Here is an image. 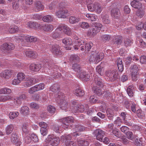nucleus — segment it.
I'll list each match as a JSON object with an SVG mask.
<instances>
[{"label":"nucleus","instance_id":"4468645a","mask_svg":"<svg viewBox=\"0 0 146 146\" xmlns=\"http://www.w3.org/2000/svg\"><path fill=\"white\" fill-rule=\"evenodd\" d=\"M94 134L97 140L100 141H102L104 135V132L102 130L96 129L94 131Z\"/></svg>","mask_w":146,"mask_h":146},{"label":"nucleus","instance_id":"338daca9","mask_svg":"<svg viewBox=\"0 0 146 146\" xmlns=\"http://www.w3.org/2000/svg\"><path fill=\"white\" fill-rule=\"evenodd\" d=\"M35 86L37 91L43 89L44 88L43 84H39Z\"/></svg>","mask_w":146,"mask_h":146},{"label":"nucleus","instance_id":"473e14b6","mask_svg":"<svg viewBox=\"0 0 146 146\" xmlns=\"http://www.w3.org/2000/svg\"><path fill=\"white\" fill-rule=\"evenodd\" d=\"M20 111L23 115H27L29 113V108L26 106H23L21 107Z\"/></svg>","mask_w":146,"mask_h":146},{"label":"nucleus","instance_id":"9d476101","mask_svg":"<svg viewBox=\"0 0 146 146\" xmlns=\"http://www.w3.org/2000/svg\"><path fill=\"white\" fill-rule=\"evenodd\" d=\"M61 30L62 33L63 32L67 35L70 36L72 34L70 29L67 25H60L57 28L56 31Z\"/></svg>","mask_w":146,"mask_h":146},{"label":"nucleus","instance_id":"f257e3e1","mask_svg":"<svg viewBox=\"0 0 146 146\" xmlns=\"http://www.w3.org/2000/svg\"><path fill=\"white\" fill-rule=\"evenodd\" d=\"M51 62L48 61V60H44L41 64H31L29 66L30 69L32 71H38L41 68V67L44 68L46 70L47 72L50 76L52 78H58L57 74L59 76V74H61L57 72V67L56 66H53L52 67L51 66L52 65V63L51 64Z\"/></svg>","mask_w":146,"mask_h":146},{"label":"nucleus","instance_id":"412c9836","mask_svg":"<svg viewBox=\"0 0 146 146\" xmlns=\"http://www.w3.org/2000/svg\"><path fill=\"white\" fill-rule=\"evenodd\" d=\"M122 37L120 36H114L113 38V42L115 44L120 45L122 43Z\"/></svg>","mask_w":146,"mask_h":146},{"label":"nucleus","instance_id":"f03ea898","mask_svg":"<svg viewBox=\"0 0 146 146\" xmlns=\"http://www.w3.org/2000/svg\"><path fill=\"white\" fill-rule=\"evenodd\" d=\"M18 39H19V40H20L21 42H34L37 41V46L43 50L45 49H46L49 46L46 44H44L42 41H41L39 39L38 40L36 37L33 36H19Z\"/></svg>","mask_w":146,"mask_h":146},{"label":"nucleus","instance_id":"052dcab7","mask_svg":"<svg viewBox=\"0 0 146 146\" xmlns=\"http://www.w3.org/2000/svg\"><path fill=\"white\" fill-rule=\"evenodd\" d=\"M47 110L48 112L52 115L54 114L56 111L55 107L51 105L48 106Z\"/></svg>","mask_w":146,"mask_h":146},{"label":"nucleus","instance_id":"ea45409f","mask_svg":"<svg viewBox=\"0 0 146 146\" xmlns=\"http://www.w3.org/2000/svg\"><path fill=\"white\" fill-rule=\"evenodd\" d=\"M52 129L56 133H60L62 132V130L60 126L58 124H55L52 126Z\"/></svg>","mask_w":146,"mask_h":146},{"label":"nucleus","instance_id":"c85d7f7f","mask_svg":"<svg viewBox=\"0 0 146 146\" xmlns=\"http://www.w3.org/2000/svg\"><path fill=\"white\" fill-rule=\"evenodd\" d=\"M117 64L119 71L122 72L123 70L124 66L121 58H119L117 59Z\"/></svg>","mask_w":146,"mask_h":146},{"label":"nucleus","instance_id":"5701e85b","mask_svg":"<svg viewBox=\"0 0 146 146\" xmlns=\"http://www.w3.org/2000/svg\"><path fill=\"white\" fill-rule=\"evenodd\" d=\"M76 108L78 111L81 112H82L84 111H86L88 110L89 107L88 105L86 104L84 106L81 104H80L76 106Z\"/></svg>","mask_w":146,"mask_h":146},{"label":"nucleus","instance_id":"bf43d9fd","mask_svg":"<svg viewBox=\"0 0 146 146\" xmlns=\"http://www.w3.org/2000/svg\"><path fill=\"white\" fill-rule=\"evenodd\" d=\"M130 70L131 73L138 72L139 67L136 65H132L130 67Z\"/></svg>","mask_w":146,"mask_h":146},{"label":"nucleus","instance_id":"680f3d73","mask_svg":"<svg viewBox=\"0 0 146 146\" xmlns=\"http://www.w3.org/2000/svg\"><path fill=\"white\" fill-rule=\"evenodd\" d=\"M111 132L117 137H119L121 136V133L117 129L114 128Z\"/></svg>","mask_w":146,"mask_h":146},{"label":"nucleus","instance_id":"4d7b16f0","mask_svg":"<svg viewBox=\"0 0 146 146\" xmlns=\"http://www.w3.org/2000/svg\"><path fill=\"white\" fill-rule=\"evenodd\" d=\"M18 79L20 82L23 81L25 79L26 76L25 74L22 72L19 73L17 75Z\"/></svg>","mask_w":146,"mask_h":146},{"label":"nucleus","instance_id":"bb28decb","mask_svg":"<svg viewBox=\"0 0 146 146\" xmlns=\"http://www.w3.org/2000/svg\"><path fill=\"white\" fill-rule=\"evenodd\" d=\"M80 20V18L78 16H71L69 19V22L70 23L74 24L78 23Z\"/></svg>","mask_w":146,"mask_h":146},{"label":"nucleus","instance_id":"6ab92c4d","mask_svg":"<svg viewBox=\"0 0 146 146\" xmlns=\"http://www.w3.org/2000/svg\"><path fill=\"white\" fill-rule=\"evenodd\" d=\"M77 75L78 76L79 75V77L80 78L86 81L88 80L90 77V76L85 71L82 70L78 73Z\"/></svg>","mask_w":146,"mask_h":146},{"label":"nucleus","instance_id":"9b49d317","mask_svg":"<svg viewBox=\"0 0 146 146\" xmlns=\"http://www.w3.org/2000/svg\"><path fill=\"white\" fill-rule=\"evenodd\" d=\"M19 136L15 133L13 132L11 135V141L16 145L19 146L21 144V142L19 140Z\"/></svg>","mask_w":146,"mask_h":146},{"label":"nucleus","instance_id":"b1692460","mask_svg":"<svg viewBox=\"0 0 146 146\" xmlns=\"http://www.w3.org/2000/svg\"><path fill=\"white\" fill-rule=\"evenodd\" d=\"M42 25V29L44 31L51 32L54 29L53 26L51 24H47Z\"/></svg>","mask_w":146,"mask_h":146},{"label":"nucleus","instance_id":"5fc2aeb1","mask_svg":"<svg viewBox=\"0 0 146 146\" xmlns=\"http://www.w3.org/2000/svg\"><path fill=\"white\" fill-rule=\"evenodd\" d=\"M98 86L96 87L95 86L94 87L92 88L93 90H94L95 92L98 95L100 96L102 95V90L100 88H97Z\"/></svg>","mask_w":146,"mask_h":146},{"label":"nucleus","instance_id":"de8ad7c7","mask_svg":"<svg viewBox=\"0 0 146 146\" xmlns=\"http://www.w3.org/2000/svg\"><path fill=\"white\" fill-rule=\"evenodd\" d=\"M12 99V97L10 96H3L0 97V101L1 102H5L7 100H11Z\"/></svg>","mask_w":146,"mask_h":146},{"label":"nucleus","instance_id":"7c9ffc66","mask_svg":"<svg viewBox=\"0 0 146 146\" xmlns=\"http://www.w3.org/2000/svg\"><path fill=\"white\" fill-rule=\"evenodd\" d=\"M26 55L29 58H35L37 56L36 52L33 51H27L25 52Z\"/></svg>","mask_w":146,"mask_h":146},{"label":"nucleus","instance_id":"2eb2a0df","mask_svg":"<svg viewBox=\"0 0 146 146\" xmlns=\"http://www.w3.org/2000/svg\"><path fill=\"white\" fill-rule=\"evenodd\" d=\"M14 47V45L11 43H5L2 45L1 49L2 51H4L6 52L7 50L13 49Z\"/></svg>","mask_w":146,"mask_h":146},{"label":"nucleus","instance_id":"13d9d810","mask_svg":"<svg viewBox=\"0 0 146 146\" xmlns=\"http://www.w3.org/2000/svg\"><path fill=\"white\" fill-rule=\"evenodd\" d=\"M102 7H101L100 4L98 3L94 11L97 14H100L102 11Z\"/></svg>","mask_w":146,"mask_h":146},{"label":"nucleus","instance_id":"8fccbe9b","mask_svg":"<svg viewBox=\"0 0 146 146\" xmlns=\"http://www.w3.org/2000/svg\"><path fill=\"white\" fill-rule=\"evenodd\" d=\"M59 89V86L57 84H54L50 88V90L54 92H55L58 91Z\"/></svg>","mask_w":146,"mask_h":146},{"label":"nucleus","instance_id":"603ef678","mask_svg":"<svg viewBox=\"0 0 146 146\" xmlns=\"http://www.w3.org/2000/svg\"><path fill=\"white\" fill-rule=\"evenodd\" d=\"M72 69L75 71L77 72V74L80 72L81 70L80 66L77 63L73 64L72 65Z\"/></svg>","mask_w":146,"mask_h":146},{"label":"nucleus","instance_id":"72a5a7b5","mask_svg":"<svg viewBox=\"0 0 146 146\" xmlns=\"http://www.w3.org/2000/svg\"><path fill=\"white\" fill-rule=\"evenodd\" d=\"M86 16L88 20L92 21H95L97 18L96 15L94 14H87Z\"/></svg>","mask_w":146,"mask_h":146},{"label":"nucleus","instance_id":"aec40b11","mask_svg":"<svg viewBox=\"0 0 146 146\" xmlns=\"http://www.w3.org/2000/svg\"><path fill=\"white\" fill-rule=\"evenodd\" d=\"M44 8V6L42 3L40 1H37L35 3L34 10L36 12L42 10Z\"/></svg>","mask_w":146,"mask_h":146},{"label":"nucleus","instance_id":"f3484780","mask_svg":"<svg viewBox=\"0 0 146 146\" xmlns=\"http://www.w3.org/2000/svg\"><path fill=\"white\" fill-rule=\"evenodd\" d=\"M68 13L67 10L60 9L56 13V15L58 18H66L67 16Z\"/></svg>","mask_w":146,"mask_h":146},{"label":"nucleus","instance_id":"09e8293b","mask_svg":"<svg viewBox=\"0 0 146 146\" xmlns=\"http://www.w3.org/2000/svg\"><path fill=\"white\" fill-rule=\"evenodd\" d=\"M62 42L64 44L68 46L72 44V41L70 38H64L62 40Z\"/></svg>","mask_w":146,"mask_h":146},{"label":"nucleus","instance_id":"423d86ee","mask_svg":"<svg viewBox=\"0 0 146 146\" xmlns=\"http://www.w3.org/2000/svg\"><path fill=\"white\" fill-rule=\"evenodd\" d=\"M106 75L108 77L109 80L111 82H113L119 79V76L117 72L115 70H108L105 73Z\"/></svg>","mask_w":146,"mask_h":146},{"label":"nucleus","instance_id":"e433bc0d","mask_svg":"<svg viewBox=\"0 0 146 146\" xmlns=\"http://www.w3.org/2000/svg\"><path fill=\"white\" fill-rule=\"evenodd\" d=\"M53 17L52 16L48 15L43 17L42 19L44 22H50L52 21Z\"/></svg>","mask_w":146,"mask_h":146},{"label":"nucleus","instance_id":"a18cd8bd","mask_svg":"<svg viewBox=\"0 0 146 146\" xmlns=\"http://www.w3.org/2000/svg\"><path fill=\"white\" fill-rule=\"evenodd\" d=\"M106 113L108 119L110 120H112L113 117V110L110 108H108L106 111Z\"/></svg>","mask_w":146,"mask_h":146},{"label":"nucleus","instance_id":"79ce46f5","mask_svg":"<svg viewBox=\"0 0 146 146\" xmlns=\"http://www.w3.org/2000/svg\"><path fill=\"white\" fill-rule=\"evenodd\" d=\"M96 70V72L100 76L103 75L104 72V70L103 67H102L100 66H97Z\"/></svg>","mask_w":146,"mask_h":146},{"label":"nucleus","instance_id":"a211bd4d","mask_svg":"<svg viewBox=\"0 0 146 146\" xmlns=\"http://www.w3.org/2000/svg\"><path fill=\"white\" fill-rule=\"evenodd\" d=\"M26 82L24 83V86L25 87H28L35 84L36 82V80L34 78H27L25 79Z\"/></svg>","mask_w":146,"mask_h":146},{"label":"nucleus","instance_id":"c03bdc74","mask_svg":"<svg viewBox=\"0 0 146 146\" xmlns=\"http://www.w3.org/2000/svg\"><path fill=\"white\" fill-rule=\"evenodd\" d=\"M133 41L131 38H126L124 41V45L128 47L130 46L133 43Z\"/></svg>","mask_w":146,"mask_h":146},{"label":"nucleus","instance_id":"e2e57ef3","mask_svg":"<svg viewBox=\"0 0 146 146\" xmlns=\"http://www.w3.org/2000/svg\"><path fill=\"white\" fill-rule=\"evenodd\" d=\"M19 113L18 112H12L10 113L9 117L11 119H14L18 116Z\"/></svg>","mask_w":146,"mask_h":146},{"label":"nucleus","instance_id":"c756f323","mask_svg":"<svg viewBox=\"0 0 146 146\" xmlns=\"http://www.w3.org/2000/svg\"><path fill=\"white\" fill-rule=\"evenodd\" d=\"M131 6L135 8L139 9L141 7L142 4L139 1L136 0L132 1L131 3Z\"/></svg>","mask_w":146,"mask_h":146},{"label":"nucleus","instance_id":"6e6d98bb","mask_svg":"<svg viewBox=\"0 0 146 146\" xmlns=\"http://www.w3.org/2000/svg\"><path fill=\"white\" fill-rule=\"evenodd\" d=\"M131 76L132 80L134 81H136L139 78V73L138 72L131 73Z\"/></svg>","mask_w":146,"mask_h":146},{"label":"nucleus","instance_id":"7ed1b4c3","mask_svg":"<svg viewBox=\"0 0 146 146\" xmlns=\"http://www.w3.org/2000/svg\"><path fill=\"white\" fill-rule=\"evenodd\" d=\"M56 101L59 104L60 108L62 110H66L69 107L67 102L65 99L64 94L61 92H58L54 96Z\"/></svg>","mask_w":146,"mask_h":146},{"label":"nucleus","instance_id":"0eeeda50","mask_svg":"<svg viewBox=\"0 0 146 146\" xmlns=\"http://www.w3.org/2000/svg\"><path fill=\"white\" fill-rule=\"evenodd\" d=\"M72 137L70 135H64L61 136V141L65 143L66 146H76V144L72 141H70Z\"/></svg>","mask_w":146,"mask_h":146},{"label":"nucleus","instance_id":"ddd939ff","mask_svg":"<svg viewBox=\"0 0 146 146\" xmlns=\"http://www.w3.org/2000/svg\"><path fill=\"white\" fill-rule=\"evenodd\" d=\"M74 38L75 40V43L76 44L75 46H74L75 50H78L80 48V46L84 45L85 42L84 40L78 38V37L76 36H74Z\"/></svg>","mask_w":146,"mask_h":146},{"label":"nucleus","instance_id":"2f4dec72","mask_svg":"<svg viewBox=\"0 0 146 146\" xmlns=\"http://www.w3.org/2000/svg\"><path fill=\"white\" fill-rule=\"evenodd\" d=\"M14 128L13 125L10 124L8 125L5 128V132L7 135L10 134L12 132Z\"/></svg>","mask_w":146,"mask_h":146},{"label":"nucleus","instance_id":"4c0bfd02","mask_svg":"<svg viewBox=\"0 0 146 146\" xmlns=\"http://www.w3.org/2000/svg\"><path fill=\"white\" fill-rule=\"evenodd\" d=\"M74 94L77 96H82L84 95V91L79 88H76L75 90Z\"/></svg>","mask_w":146,"mask_h":146},{"label":"nucleus","instance_id":"cd10ccee","mask_svg":"<svg viewBox=\"0 0 146 146\" xmlns=\"http://www.w3.org/2000/svg\"><path fill=\"white\" fill-rule=\"evenodd\" d=\"M120 15V11L118 8H114L111 11V15L112 17L117 18L119 17Z\"/></svg>","mask_w":146,"mask_h":146},{"label":"nucleus","instance_id":"f704fd0d","mask_svg":"<svg viewBox=\"0 0 146 146\" xmlns=\"http://www.w3.org/2000/svg\"><path fill=\"white\" fill-rule=\"evenodd\" d=\"M98 3L95 2L88 4L87 6L88 10L90 11H94Z\"/></svg>","mask_w":146,"mask_h":146},{"label":"nucleus","instance_id":"a878e982","mask_svg":"<svg viewBox=\"0 0 146 146\" xmlns=\"http://www.w3.org/2000/svg\"><path fill=\"white\" fill-rule=\"evenodd\" d=\"M94 80L97 85L100 87H102L103 86V82L102 79L98 77V75L93 76Z\"/></svg>","mask_w":146,"mask_h":146},{"label":"nucleus","instance_id":"a19ab883","mask_svg":"<svg viewBox=\"0 0 146 146\" xmlns=\"http://www.w3.org/2000/svg\"><path fill=\"white\" fill-rule=\"evenodd\" d=\"M73 129H74V130L76 132L82 131L85 129V128L84 126L80 125H78L76 126H73Z\"/></svg>","mask_w":146,"mask_h":146},{"label":"nucleus","instance_id":"c9c22d12","mask_svg":"<svg viewBox=\"0 0 146 146\" xmlns=\"http://www.w3.org/2000/svg\"><path fill=\"white\" fill-rule=\"evenodd\" d=\"M30 130L28 123H24L22 125V131L25 134L28 133Z\"/></svg>","mask_w":146,"mask_h":146},{"label":"nucleus","instance_id":"f8f14e48","mask_svg":"<svg viewBox=\"0 0 146 146\" xmlns=\"http://www.w3.org/2000/svg\"><path fill=\"white\" fill-rule=\"evenodd\" d=\"M50 47L51 48L52 52L54 55L57 56L61 54V52L59 45L57 44L51 45Z\"/></svg>","mask_w":146,"mask_h":146},{"label":"nucleus","instance_id":"393cba45","mask_svg":"<svg viewBox=\"0 0 146 146\" xmlns=\"http://www.w3.org/2000/svg\"><path fill=\"white\" fill-rule=\"evenodd\" d=\"M112 94L109 90H105L102 92V96L104 99H109L112 97Z\"/></svg>","mask_w":146,"mask_h":146},{"label":"nucleus","instance_id":"dca6fc26","mask_svg":"<svg viewBox=\"0 0 146 146\" xmlns=\"http://www.w3.org/2000/svg\"><path fill=\"white\" fill-rule=\"evenodd\" d=\"M13 74V72L12 70H7L0 73V76L8 79L11 78Z\"/></svg>","mask_w":146,"mask_h":146},{"label":"nucleus","instance_id":"6e6552de","mask_svg":"<svg viewBox=\"0 0 146 146\" xmlns=\"http://www.w3.org/2000/svg\"><path fill=\"white\" fill-rule=\"evenodd\" d=\"M102 25L100 23H96L88 32V34L90 36H94L101 29Z\"/></svg>","mask_w":146,"mask_h":146},{"label":"nucleus","instance_id":"864d4df0","mask_svg":"<svg viewBox=\"0 0 146 146\" xmlns=\"http://www.w3.org/2000/svg\"><path fill=\"white\" fill-rule=\"evenodd\" d=\"M57 29V28L56 29L55 31L53 32L52 33V36L54 38H56L60 36V34L62 33L60 30L56 31Z\"/></svg>","mask_w":146,"mask_h":146},{"label":"nucleus","instance_id":"0e129e2a","mask_svg":"<svg viewBox=\"0 0 146 146\" xmlns=\"http://www.w3.org/2000/svg\"><path fill=\"white\" fill-rule=\"evenodd\" d=\"M136 113L137 116L140 118H143L144 117V113L141 109L137 110L136 111Z\"/></svg>","mask_w":146,"mask_h":146},{"label":"nucleus","instance_id":"20e7f679","mask_svg":"<svg viewBox=\"0 0 146 146\" xmlns=\"http://www.w3.org/2000/svg\"><path fill=\"white\" fill-rule=\"evenodd\" d=\"M104 57V53L96 50L92 51L90 56L89 61L90 62L98 63Z\"/></svg>","mask_w":146,"mask_h":146},{"label":"nucleus","instance_id":"1a4fd4ad","mask_svg":"<svg viewBox=\"0 0 146 146\" xmlns=\"http://www.w3.org/2000/svg\"><path fill=\"white\" fill-rule=\"evenodd\" d=\"M74 121L73 117L72 116H69L61 119L62 125V127L64 129H68L69 127V124L72 123Z\"/></svg>","mask_w":146,"mask_h":146},{"label":"nucleus","instance_id":"774afa93","mask_svg":"<svg viewBox=\"0 0 146 146\" xmlns=\"http://www.w3.org/2000/svg\"><path fill=\"white\" fill-rule=\"evenodd\" d=\"M32 97L33 99L35 100L38 101L41 100V96L37 94H34Z\"/></svg>","mask_w":146,"mask_h":146},{"label":"nucleus","instance_id":"69168bd1","mask_svg":"<svg viewBox=\"0 0 146 146\" xmlns=\"http://www.w3.org/2000/svg\"><path fill=\"white\" fill-rule=\"evenodd\" d=\"M123 121L122 119L119 117H117L114 121V123L117 126L121 125V124L122 123Z\"/></svg>","mask_w":146,"mask_h":146},{"label":"nucleus","instance_id":"49530a36","mask_svg":"<svg viewBox=\"0 0 146 146\" xmlns=\"http://www.w3.org/2000/svg\"><path fill=\"white\" fill-rule=\"evenodd\" d=\"M144 10L141 8L139 9L136 11V15L141 18L143 17L144 15Z\"/></svg>","mask_w":146,"mask_h":146},{"label":"nucleus","instance_id":"4be33fe9","mask_svg":"<svg viewBox=\"0 0 146 146\" xmlns=\"http://www.w3.org/2000/svg\"><path fill=\"white\" fill-rule=\"evenodd\" d=\"M93 46L92 42H88L85 44V46H82L80 47V50L82 51L85 50L86 51H89Z\"/></svg>","mask_w":146,"mask_h":146},{"label":"nucleus","instance_id":"58836bf2","mask_svg":"<svg viewBox=\"0 0 146 146\" xmlns=\"http://www.w3.org/2000/svg\"><path fill=\"white\" fill-rule=\"evenodd\" d=\"M102 17V21L104 24H108L110 23V19L109 17V16L108 15H105Z\"/></svg>","mask_w":146,"mask_h":146},{"label":"nucleus","instance_id":"3c124183","mask_svg":"<svg viewBox=\"0 0 146 146\" xmlns=\"http://www.w3.org/2000/svg\"><path fill=\"white\" fill-rule=\"evenodd\" d=\"M19 29L17 26L13 25L10 27L9 31L10 33H14L18 31Z\"/></svg>","mask_w":146,"mask_h":146},{"label":"nucleus","instance_id":"37998d69","mask_svg":"<svg viewBox=\"0 0 146 146\" xmlns=\"http://www.w3.org/2000/svg\"><path fill=\"white\" fill-rule=\"evenodd\" d=\"M134 89L133 85H130L128 86L127 88V92L129 96L132 97L133 96V90Z\"/></svg>","mask_w":146,"mask_h":146},{"label":"nucleus","instance_id":"39448f33","mask_svg":"<svg viewBox=\"0 0 146 146\" xmlns=\"http://www.w3.org/2000/svg\"><path fill=\"white\" fill-rule=\"evenodd\" d=\"M60 138L54 135H48L45 139L46 143L52 146H57L60 142Z\"/></svg>","mask_w":146,"mask_h":146}]
</instances>
